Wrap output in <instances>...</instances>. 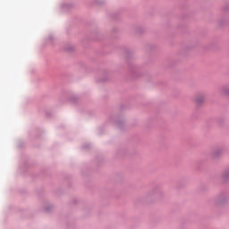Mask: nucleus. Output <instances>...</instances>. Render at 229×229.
Segmentation results:
<instances>
[{
  "instance_id": "1",
  "label": "nucleus",
  "mask_w": 229,
  "mask_h": 229,
  "mask_svg": "<svg viewBox=\"0 0 229 229\" xmlns=\"http://www.w3.org/2000/svg\"><path fill=\"white\" fill-rule=\"evenodd\" d=\"M203 101H205V98L203 97H197L195 98V102L197 103V105H199V103H203Z\"/></svg>"
}]
</instances>
